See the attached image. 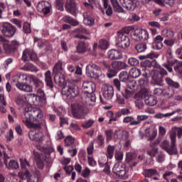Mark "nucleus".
<instances>
[{
  "mask_svg": "<svg viewBox=\"0 0 182 182\" xmlns=\"http://www.w3.org/2000/svg\"><path fill=\"white\" fill-rule=\"evenodd\" d=\"M142 76L144 78L139 79V85L141 87H146L149 83V80L147 78L151 76V73L150 72V70L145 68L144 73L142 74Z\"/></svg>",
  "mask_w": 182,
  "mask_h": 182,
  "instance_id": "nucleus-21",
  "label": "nucleus"
},
{
  "mask_svg": "<svg viewBox=\"0 0 182 182\" xmlns=\"http://www.w3.org/2000/svg\"><path fill=\"white\" fill-rule=\"evenodd\" d=\"M25 176H26L28 182H41L38 177L31 176V173L28 169H26L25 171Z\"/></svg>",
  "mask_w": 182,
  "mask_h": 182,
  "instance_id": "nucleus-42",
  "label": "nucleus"
},
{
  "mask_svg": "<svg viewBox=\"0 0 182 182\" xmlns=\"http://www.w3.org/2000/svg\"><path fill=\"white\" fill-rule=\"evenodd\" d=\"M128 63L131 66H137L139 65V60L136 58H130Z\"/></svg>",
  "mask_w": 182,
  "mask_h": 182,
  "instance_id": "nucleus-63",
  "label": "nucleus"
},
{
  "mask_svg": "<svg viewBox=\"0 0 182 182\" xmlns=\"http://www.w3.org/2000/svg\"><path fill=\"white\" fill-rule=\"evenodd\" d=\"M75 143V138L70 136H67L65 139V146L66 147H73V144Z\"/></svg>",
  "mask_w": 182,
  "mask_h": 182,
  "instance_id": "nucleus-46",
  "label": "nucleus"
},
{
  "mask_svg": "<svg viewBox=\"0 0 182 182\" xmlns=\"http://www.w3.org/2000/svg\"><path fill=\"white\" fill-rule=\"evenodd\" d=\"M135 49L138 53H141V52H144V50H146V49H147V47H146V44L140 43L135 46Z\"/></svg>",
  "mask_w": 182,
  "mask_h": 182,
  "instance_id": "nucleus-55",
  "label": "nucleus"
},
{
  "mask_svg": "<svg viewBox=\"0 0 182 182\" xmlns=\"http://www.w3.org/2000/svg\"><path fill=\"white\" fill-rule=\"evenodd\" d=\"M132 113L129 109L122 108L119 111L117 112V117H122V116H127V114H130Z\"/></svg>",
  "mask_w": 182,
  "mask_h": 182,
  "instance_id": "nucleus-48",
  "label": "nucleus"
},
{
  "mask_svg": "<svg viewBox=\"0 0 182 182\" xmlns=\"http://www.w3.org/2000/svg\"><path fill=\"white\" fill-rule=\"evenodd\" d=\"M28 136L30 140H33L38 143L36 145L38 150L44 154H50V149L46 147L43 146V144H42V141H43V138L45 137L43 132L38 129L31 130L28 132Z\"/></svg>",
  "mask_w": 182,
  "mask_h": 182,
  "instance_id": "nucleus-2",
  "label": "nucleus"
},
{
  "mask_svg": "<svg viewBox=\"0 0 182 182\" xmlns=\"http://www.w3.org/2000/svg\"><path fill=\"white\" fill-rule=\"evenodd\" d=\"M54 82L58 86L61 87H65V84L66 81H65V75L63 73L54 74Z\"/></svg>",
  "mask_w": 182,
  "mask_h": 182,
  "instance_id": "nucleus-23",
  "label": "nucleus"
},
{
  "mask_svg": "<svg viewBox=\"0 0 182 182\" xmlns=\"http://www.w3.org/2000/svg\"><path fill=\"white\" fill-rule=\"evenodd\" d=\"M27 103L23 106L22 122L28 129H43L46 127V122L43 119V112L41 109L33 107L38 95L29 94L25 97Z\"/></svg>",
  "mask_w": 182,
  "mask_h": 182,
  "instance_id": "nucleus-1",
  "label": "nucleus"
},
{
  "mask_svg": "<svg viewBox=\"0 0 182 182\" xmlns=\"http://www.w3.org/2000/svg\"><path fill=\"white\" fill-rule=\"evenodd\" d=\"M117 75V71L114 68H109L107 70V76L109 79H112V77H114Z\"/></svg>",
  "mask_w": 182,
  "mask_h": 182,
  "instance_id": "nucleus-56",
  "label": "nucleus"
},
{
  "mask_svg": "<svg viewBox=\"0 0 182 182\" xmlns=\"http://www.w3.org/2000/svg\"><path fill=\"white\" fill-rule=\"evenodd\" d=\"M33 82L36 87H43V82L38 77L33 75L30 77V82Z\"/></svg>",
  "mask_w": 182,
  "mask_h": 182,
  "instance_id": "nucleus-29",
  "label": "nucleus"
},
{
  "mask_svg": "<svg viewBox=\"0 0 182 182\" xmlns=\"http://www.w3.org/2000/svg\"><path fill=\"white\" fill-rule=\"evenodd\" d=\"M164 95L165 96V97H168V99L173 97V96H174V90L171 87L164 89Z\"/></svg>",
  "mask_w": 182,
  "mask_h": 182,
  "instance_id": "nucleus-44",
  "label": "nucleus"
},
{
  "mask_svg": "<svg viewBox=\"0 0 182 182\" xmlns=\"http://www.w3.org/2000/svg\"><path fill=\"white\" fill-rule=\"evenodd\" d=\"M112 69H114L117 72L119 70H123L127 68V64L123 61H113L111 63Z\"/></svg>",
  "mask_w": 182,
  "mask_h": 182,
  "instance_id": "nucleus-25",
  "label": "nucleus"
},
{
  "mask_svg": "<svg viewBox=\"0 0 182 182\" xmlns=\"http://www.w3.org/2000/svg\"><path fill=\"white\" fill-rule=\"evenodd\" d=\"M133 95H134V90H129V88H127L125 90V94L124 95V97H125V99H130V97H132Z\"/></svg>",
  "mask_w": 182,
  "mask_h": 182,
  "instance_id": "nucleus-62",
  "label": "nucleus"
},
{
  "mask_svg": "<svg viewBox=\"0 0 182 182\" xmlns=\"http://www.w3.org/2000/svg\"><path fill=\"white\" fill-rule=\"evenodd\" d=\"M22 59L24 60V62L28 60H36V59H38V56L33 50L26 49L23 52Z\"/></svg>",
  "mask_w": 182,
  "mask_h": 182,
  "instance_id": "nucleus-19",
  "label": "nucleus"
},
{
  "mask_svg": "<svg viewBox=\"0 0 182 182\" xmlns=\"http://www.w3.org/2000/svg\"><path fill=\"white\" fill-rule=\"evenodd\" d=\"M137 159V155L134 152H127L126 154V161L127 163H130V161H133V160H136Z\"/></svg>",
  "mask_w": 182,
  "mask_h": 182,
  "instance_id": "nucleus-47",
  "label": "nucleus"
},
{
  "mask_svg": "<svg viewBox=\"0 0 182 182\" xmlns=\"http://www.w3.org/2000/svg\"><path fill=\"white\" fill-rule=\"evenodd\" d=\"M173 65H176L174 67V70L176 72H178V70H181L182 65H180V61L177 60H174L173 58H168V64H164V66L166 68L168 72L171 73V72H173V68H171Z\"/></svg>",
  "mask_w": 182,
  "mask_h": 182,
  "instance_id": "nucleus-14",
  "label": "nucleus"
},
{
  "mask_svg": "<svg viewBox=\"0 0 182 182\" xmlns=\"http://www.w3.org/2000/svg\"><path fill=\"white\" fill-rule=\"evenodd\" d=\"M50 8H52V5L49 1H40L37 5V11L44 15H48L50 12Z\"/></svg>",
  "mask_w": 182,
  "mask_h": 182,
  "instance_id": "nucleus-15",
  "label": "nucleus"
},
{
  "mask_svg": "<svg viewBox=\"0 0 182 182\" xmlns=\"http://www.w3.org/2000/svg\"><path fill=\"white\" fill-rule=\"evenodd\" d=\"M62 95L63 96H66L68 99H73V97H76L79 95V87L70 80H66L62 89Z\"/></svg>",
  "mask_w": 182,
  "mask_h": 182,
  "instance_id": "nucleus-4",
  "label": "nucleus"
},
{
  "mask_svg": "<svg viewBox=\"0 0 182 182\" xmlns=\"http://www.w3.org/2000/svg\"><path fill=\"white\" fill-rule=\"evenodd\" d=\"M119 78L121 82L127 83L129 82V74L126 71H122L119 73Z\"/></svg>",
  "mask_w": 182,
  "mask_h": 182,
  "instance_id": "nucleus-45",
  "label": "nucleus"
},
{
  "mask_svg": "<svg viewBox=\"0 0 182 182\" xmlns=\"http://www.w3.org/2000/svg\"><path fill=\"white\" fill-rule=\"evenodd\" d=\"M99 48L103 50L109 48V42L107 40H100L99 42Z\"/></svg>",
  "mask_w": 182,
  "mask_h": 182,
  "instance_id": "nucleus-54",
  "label": "nucleus"
},
{
  "mask_svg": "<svg viewBox=\"0 0 182 182\" xmlns=\"http://www.w3.org/2000/svg\"><path fill=\"white\" fill-rule=\"evenodd\" d=\"M0 42L2 43L3 48L6 52H9L11 50V43L9 41L5 39L4 36H0Z\"/></svg>",
  "mask_w": 182,
  "mask_h": 182,
  "instance_id": "nucleus-37",
  "label": "nucleus"
},
{
  "mask_svg": "<svg viewBox=\"0 0 182 182\" xmlns=\"http://www.w3.org/2000/svg\"><path fill=\"white\" fill-rule=\"evenodd\" d=\"M175 133V143H176V137L178 136V139H181L182 136V127H173L170 132V134Z\"/></svg>",
  "mask_w": 182,
  "mask_h": 182,
  "instance_id": "nucleus-36",
  "label": "nucleus"
},
{
  "mask_svg": "<svg viewBox=\"0 0 182 182\" xmlns=\"http://www.w3.org/2000/svg\"><path fill=\"white\" fill-rule=\"evenodd\" d=\"M16 33V28L11 23L5 22L3 24L2 33L8 38H12Z\"/></svg>",
  "mask_w": 182,
  "mask_h": 182,
  "instance_id": "nucleus-11",
  "label": "nucleus"
},
{
  "mask_svg": "<svg viewBox=\"0 0 182 182\" xmlns=\"http://www.w3.org/2000/svg\"><path fill=\"white\" fill-rule=\"evenodd\" d=\"M123 131L117 129L114 132V140H120L122 137V133Z\"/></svg>",
  "mask_w": 182,
  "mask_h": 182,
  "instance_id": "nucleus-64",
  "label": "nucleus"
},
{
  "mask_svg": "<svg viewBox=\"0 0 182 182\" xmlns=\"http://www.w3.org/2000/svg\"><path fill=\"white\" fill-rule=\"evenodd\" d=\"M83 22L87 26H95V18L92 16H87V13H83Z\"/></svg>",
  "mask_w": 182,
  "mask_h": 182,
  "instance_id": "nucleus-28",
  "label": "nucleus"
},
{
  "mask_svg": "<svg viewBox=\"0 0 182 182\" xmlns=\"http://www.w3.org/2000/svg\"><path fill=\"white\" fill-rule=\"evenodd\" d=\"M114 157L115 159L117 160V161H122V160H123V152L121 151L120 150L116 149Z\"/></svg>",
  "mask_w": 182,
  "mask_h": 182,
  "instance_id": "nucleus-58",
  "label": "nucleus"
},
{
  "mask_svg": "<svg viewBox=\"0 0 182 182\" xmlns=\"http://www.w3.org/2000/svg\"><path fill=\"white\" fill-rule=\"evenodd\" d=\"M53 72L54 75L63 73L62 72H63V62L59 60L57 63H55Z\"/></svg>",
  "mask_w": 182,
  "mask_h": 182,
  "instance_id": "nucleus-30",
  "label": "nucleus"
},
{
  "mask_svg": "<svg viewBox=\"0 0 182 182\" xmlns=\"http://www.w3.org/2000/svg\"><path fill=\"white\" fill-rule=\"evenodd\" d=\"M4 163L9 170H18L19 168V164L16 160H10L8 164V161L4 159Z\"/></svg>",
  "mask_w": 182,
  "mask_h": 182,
  "instance_id": "nucleus-26",
  "label": "nucleus"
},
{
  "mask_svg": "<svg viewBox=\"0 0 182 182\" xmlns=\"http://www.w3.org/2000/svg\"><path fill=\"white\" fill-rule=\"evenodd\" d=\"M139 38H141L142 41H147V39H149V31L145 29H141L139 31Z\"/></svg>",
  "mask_w": 182,
  "mask_h": 182,
  "instance_id": "nucleus-52",
  "label": "nucleus"
},
{
  "mask_svg": "<svg viewBox=\"0 0 182 182\" xmlns=\"http://www.w3.org/2000/svg\"><path fill=\"white\" fill-rule=\"evenodd\" d=\"M171 139V146L168 140L165 139L160 144V147L165 150L168 154L173 156L177 154V146H176V132H173L172 134L169 135Z\"/></svg>",
  "mask_w": 182,
  "mask_h": 182,
  "instance_id": "nucleus-3",
  "label": "nucleus"
},
{
  "mask_svg": "<svg viewBox=\"0 0 182 182\" xmlns=\"http://www.w3.org/2000/svg\"><path fill=\"white\" fill-rule=\"evenodd\" d=\"M23 30L24 33H31L32 32V28H31V24L28 22H25L23 26Z\"/></svg>",
  "mask_w": 182,
  "mask_h": 182,
  "instance_id": "nucleus-60",
  "label": "nucleus"
},
{
  "mask_svg": "<svg viewBox=\"0 0 182 182\" xmlns=\"http://www.w3.org/2000/svg\"><path fill=\"white\" fill-rule=\"evenodd\" d=\"M81 102L86 106H93L96 103V95L95 92L84 94Z\"/></svg>",
  "mask_w": 182,
  "mask_h": 182,
  "instance_id": "nucleus-13",
  "label": "nucleus"
},
{
  "mask_svg": "<svg viewBox=\"0 0 182 182\" xmlns=\"http://www.w3.org/2000/svg\"><path fill=\"white\" fill-rule=\"evenodd\" d=\"M72 113L76 119H83L86 114V105L82 101L71 105Z\"/></svg>",
  "mask_w": 182,
  "mask_h": 182,
  "instance_id": "nucleus-5",
  "label": "nucleus"
},
{
  "mask_svg": "<svg viewBox=\"0 0 182 182\" xmlns=\"http://www.w3.org/2000/svg\"><path fill=\"white\" fill-rule=\"evenodd\" d=\"M86 75L88 77L97 79L99 76L102 75V69L96 64H89L86 67Z\"/></svg>",
  "mask_w": 182,
  "mask_h": 182,
  "instance_id": "nucleus-8",
  "label": "nucleus"
},
{
  "mask_svg": "<svg viewBox=\"0 0 182 182\" xmlns=\"http://www.w3.org/2000/svg\"><path fill=\"white\" fill-rule=\"evenodd\" d=\"M102 96L105 100H110L114 95L113 86L107 84H104L102 87Z\"/></svg>",
  "mask_w": 182,
  "mask_h": 182,
  "instance_id": "nucleus-12",
  "label": "nucleus"
},
{
  "mask_svg": "<svg viewBox=\"0 0 182 182\" xmlns=\"http://www.w3.org/2000/svg\"><path fill=\"white\" fill-rule=\"evenodd\" d=\"M151 95L149 90L146 88L141 90L138 93V96H139L141 99H144V100H146V97H149Z\"/></svg>",
  "mask_w": 182,
  "mask_h": 182,
  "instance_id": "nucleus-41",
  "label": "nucleus"
},
{
  "mask_svg": "<svg viewBox=\"0 0 182 182\" xmlns=\"http://www.w3.org/2000/svg\"><path fill=\"white\" fill-rule=\"evenodd\" d=\"M165 82L167 85L175 89H178V87H180V84H178V82L173 81V80L168 77H166Z\"/></svg>",
  "mask_w": 182,
  "mask_h": 182,
  "instance_id": "nucleus-43",
  "label": "nucleus"
},
{
  "mask_svg": "<svg viewBox=\"0 0 182 182\" xmlns=\"http://www.w3.org/2000/svg\"><path fill=\"white\" fill-rule=\"evenodd\" d=\"M160 56L159 53L151 52L145 55L146 59H154Z\"/></svg>",
  "mask_w": 182,
  "mask_h": 182,
  "instance_id": "nucleus-61",
  "label": "nucleus"
},
{
  "mask_svg": "<svg viewBox=\"0 0 182 182\" xmlns=\"http://www.w3.org/2000/svg\"><path fill=\"white\" fill-rule=\"evenodd\" d=\"M144 102L145 105L147 106H156V105H157V98H156L154 95H151L149 97H146Z\"/></svg>",
  "mask_w": 182,
  "mask_h": 182,
  "instance_id": "nucleus-32",
  "label": "nucleus"
},
{
  "mask_svg": "<svg viewBox=\"0 0 182 182\" xmlns=\"http://www.w3.org/2000/svg\"><path fill=\"white\" fill-rule=\"evenodd\" d=\"M33 154L35 156V158L37 159V166L38 168H43V161L39 159V154H38V152H33Z\"/></svg>",
  "mask_w": 182,
  "mask_h": 182,
  "instance_id": "nucleus-57",
  "label": "nucleus"
},
{
  "mask_svg": "<svg viewBox=\"0 0 182 182\" xmlns=\"http://www.w3.org/2000/svg\"><path fill=\"white\" fill-rule=\"evenodd\" d=\"M142 174L147 178H150V177H153V176H160L159 171L154 168L144 169Z\"/></svg>",
  "mask_w": 182,
  "mask_h": 182,
  "instance_id": "nucleus-27",
  "label": "nucleus"
},
{
  "mask_svg": "<svg viewBox=\"0 0 182 182\" xmlns=\"http://www.w3.org/2000/svg\"><path fill=\"white\" fill-rule=\"evenodd\" d=\"M87 50V45L84 41H80L77 46V53H85Z\"/></svg>",
  "mask_w": 182,
  "mask_h": 182,
  "instance_id": "nucleus-38",
  "label": "nucleus"
},
{
  "mask_svg": "<svg viewBox=\"0 0 182 182\" xmlns=\"http://www.w3.org/2000/svg\"><path fill=\"white\" fill-rule=\"evenodd\" d=\"M45 82L48 87H50L51 89L53 87V81L52 80V76L50 70L45 73Z\"/></svg>",
  "mask_w": 182,
  "mask_h": 182,
  "instance_id": "nucleus-31",
  "label": "nucleus"
},
{
  "mask_svg": "<svg viewBox=\"0 0 182 182\" xmlns=\"http://www.w3.org/2000/svg\"><path fill=\"white\" fill-rule=\"evenodd\" d=\"M149 119V116L147 115H137L136 117V121L134 122L135 124V126H137L141 123V122H144V120H147Z\"/></svg>",
  "mask_w": 182,
  "mask_h": 182,
  "instance_id": "nucleus-53",
  "label": "nucleus"
},
{
  "mask_svg": "<svg viewBox=\"0 0 182 182\" xmlns=\"http://www.w3.org/2000/svg\"><path fill=\"white\" fill-rule=\"evenodd\" d=\"M12 80L16 83V86L18 90H21V92H26L28 93L33 92V87L29 84H26V82H22L19 74L14 75L12 77Z\"/></svg>",
  "mask_w": 182,
  "mask_h": 182,
  "instance_id": "nucleus-6",
  "label": "nucleus"
},
{
  "mask_svg": "<svg viewBox=\"0 0 182 182\" xmlns=\"http://www.w3.org/2000/svg\"><path fill=\"white\" fill-rule=\"evenodd\" d=\"M114 11L117 14H126V11L120 6L119 3L112 5Z\"/></svg>",
  "mask_w": 182,
  "mask_h": 182,
  "instance_id": "nucleus-50",
  "label": "nucleus"
},
{
  "mask_svg": "<svg viewBox=\"0 0 182 182\" xmlns=\"http://www.w3.org/2000/svg\"><path fill=\"white\" fill-rule=\"evenodd\" d=\"M104 8L106 10V15L107 16H112L113 15V9L112 8V6L109 4V0H102Z\"/></svg>",
  "mask_w": 182,
  "mask_h": 182,
  "instance_id": "nucleus-33",
  "label": "nucleus"
},
{
  "mask_svg": "<svg viewBox=\"0 0 182 182\" xmlns=\"http://www.w3.org/2000/svg\"><path fill=\"white\" fill-rule=\"evenodd\" d=\"M75 33H78L75 35V38H78L79 39H87V37L83 35H87V33H89V31H87V30H86V28H85L83 26H80L77 28L75 30Z\"/></svg>",
  "mask_w": 182,
  "mask_h": 182,
  "instance_id": "nucleus-22",
  "label": "nucleus"
},
{
  "mask_svg": "<svg viewBox=\"0 0 182 182\" xmlns=\"http://www.w3.org/2000/svg\"><path fill=\"white\" fill-rule=\"evenodd\" d=\"M163 37L160 35L156 36L154 38V42L152 44L153 49L160 50L163 48Z\"/></svg>",
  "mask_w": 182,
  "mask_h": 182,
  "instance_id": "nucleus-24",
  "label": "nucleus"
},
{
  "mask_svg": "<svg viewBox=\"0 0 182 182\" xmlns=\"http://www.w3.org/2000/svg\"><path fill=\"white\" fill-rule=\"evenodd\" d=\"M107 56L111 60H118L123 58V54L119 50L112 49L107 52Z\"/></svg>",
  "mask_w": 182,
  "mask_h": 182,
  "instance_id": "nucleus-20",
  "label": "nucleus"
},
{
  "mask_svg": "<svg viewBox=\"0 0 182 182\" xmlns=\"http://www.w3.org/2000/svg\"><path fill=\"white\" fill-rule=\"evenodd\" d=\"M84 94L95 93L96 92V84L92 81H85L82 83Z\"/></svg>",
  "mask_w": 182,
  "mask_h": 182,
  "instance_id": "nucleus-18",
  "label": "nucleus"
},
{
  "mask_svg": "<svg viewBox=\"0 0 182 182\" xmlns=\"http://www.w3.org/2000/svg\"><path fill=\"white\" fill-rule=\"evenodd\" d=\"M159 73H160L161 76L159 75ZM166 75H167V70L160 66L157 71L154 72L152 75L153 84L156 86H163L164 80L161 76H166Z\"/></svg>",
  "mask_w": 182,
  "mask_h": 182,
  "instance_id": "nucleus-9",
  "label": "nucleus"
},
{
  "mask_svg": "<svg viewBox=\"0 0 182 182\" xmlns=\"http://www.w3.org/2000/svg\"><path fill=\"white\" fill-rule=\"evenodd\" d=\"M114 150H116V146L108 145L107 148L106 156L107 158L109 160L113 159V156H114Z\"/></svg>",
  "mask_w": 182,
  "mask_h": 182,
  "instance_id": "nucleus-34",
  "label": "nucleus"
},
{
  "mask_svg": "<svg viewBox=\"0 0 182 182\" xmlns=\"http://www.w3.org/2000/svg\"><path fill=\"white\" fill-rule=\"evenodd\" d=\"M123 6L127 11H134L136 9V4L133 0H128L127 2L124 3Z\"/></svg>",
  "mask_w": 182,
  "mask_h": 182,
  "instance_id": "nucleus-40",
  "label": "nucleus"
},
{
  "mask_svg": "<svg viewBox=\"0 0 182 182\" xmlns=\"http://www.w3.org/2000/svg\"><path fill=\"white\" fill-rule=\"evenodd\" d=\"M162 35H164L165 38H173L174 33L171 30L165 29L162 31Z\"/></svg>",
  "mask_w": 182,
  "mask_h": 182,
  "instance_id": "nucleus-59",
  "label": "nucleus"
},
{
  "mask_svg": "<svg viewBox=\"0 0 182 182\" xmlns=\"http://www.w3.org/2000/svg\"><path fill=\"white\" fill-rule=\"evenodd\" d=\"M65 9L73 15V16H76V12L77 11V4H76V1L75 0H67L65 2Z\"/></svg>",
  "mask_w": 182,
  "mask_h": 182,
  "instance_id": "nucleus-17",
  "label": "nucleus"
},
{
  "mask_svg": "<svg viewBox=\"0 0 182 182\" xmlns=\"http://www.w3.org/2000/svg\"><path fill=\"white\" fill-rule=\"evenodd\" d=\"M23 70L26 72H38L39 69L36 68V66L33 65V64L31 63H27L23 67Z\"/></svg>",
  "mask_w": 182,
  "mask_h": 182,
  "instance_id": "nucleus-35",
  "label": "nucleus"
},
{
  "mask_svg": "<svg viewBox=\"0 0 182 182\" xmlns=\"http://www.w3.org/2000/svg\"><path fill=\"white\" fill-rule=\"evenodd\" d=\"M144 136L149 141H153L157 137V128L154 126L147 127L144 131Z\"/></svg>",
  "mask_w": 182,
  "mask_h": 182,
  "instance_id": "nucleus-16",
  "label": "nucleus"
},
{
  "mask_svg": "<svg viewBox=\"0 0 182 182\" xmlns=\"http://www.w3.org/2000/svg\"><path fill=\"white\" fill-rule=\"evenodd\" d=\"M116 45L118 48L122 49H126L130 46V38L129 35L124 31L118 32V35L116 39Z\"/></svg>",
  "mask_w": 182,
  "mask_h": 182,
  "instance_id": "nucleus-7",
  "label": "nucleus"
},
{
  "mask_svg": "<svg viewBox=\"0 0 182 182\" xmlns=\"http://www.w3.org/2000/svg\"><path fill=\"white\" fill-rule=\"evenodd\" d=\"M112 171L116 176H118L119 178H127L126 168L123 167V164H121L120 162H117L114 165Z\"/></svg>",
  "mask_w": 182,
  "mask_h": 182,
  "instance_id": "nucleus-10",
  "label": "nucleus"
},
{
  "mask_svg": "<svg viewBox=\"0 0 182 182\" xmlns=\"http://www.w3.org/2000/svg\"><path fill=\"white\" fill-rule=\"evenodd\" d=\"M141 75V70L137 68H131L129 70V76L134 79H136Z\"/></svg>",
  "mask_w": 182,
  "mask_h": 182,
  "instance_id": "nucleus-39",
  "label": "nucleus"
},
{
  "mask_svg": "<svg viewBox=\"0 0 182 182\" xmlns=\"http://www.w3.org/2000/svg\"><path fill=\"white\" fill-rule=\"evenodd\" d=\"M136 122V120H134V117H132V116H128V117H125L123 119V123H130V126H136V124H134Z\"/></svg>",
  "mask_w": 182,
  "mask_h": 182,
  "instance_id": "nucleus-51",
  "label": "nucleus"
},
{
  "mask_svg": "<svg viewBox=\"0 0 182 182\" xmlns=\"http://www.w3.org/2000/svg\"><path fill=\"white\" fill-rule=\"evenodd\" d=\"M105 134L106 136V141L107 143H109V141H112V140L114 139V132H113L112 130H110V129L106 130L105 132Z\"/></svg>",
  "mask_w": 182,
  "mask_h": 182,
  "instance_id": "nucleus-49",
  "label": "nucleus"
}]
</instances>
